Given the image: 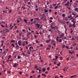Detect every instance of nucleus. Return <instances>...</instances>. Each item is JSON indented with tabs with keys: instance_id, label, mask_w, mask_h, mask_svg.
<instances>
[{
	"instance_id": "nucleus-1",
	"label": "nucleus",
	"mask_w": 78,
	"mask_h": 78,
	"mask_svg": "<svg viewBox=\"0 0 78 78\" xmlns=\"http://www.w3.org/2000/svg\"><path fill=\"white\" fill-rule=\"evenodd\" d=\"M75 23H76L75 21V23H73V24H70L69 21H67V22H66V24H69V27H73L75 26Z\"/></svg>"
},
{
	"instance_id": "nucleus-2",
	"label": "nucleus",
	"mask_w": 78,
	"mask_h": 78,
	"mask_svg": "<svg viewBox=\"0 0 78 78\" xmlns=\"http://www.w3.org/2000/svg\"><path fill=\"white\" fill-rule=\"evenodd\" d=\"M5 9H8V13H10L12 12V10H9V9L7 7H6Z\"/></svg>"
},
{
	"instance_id": "nucleus-3",
	"label": "nucleus",
	"mask_w": 78,
	"mask_h": 78,
	"mask_svg": "<svg viewBox=\"0 0 78 78\" xmlns=\"http://www.w3.org/2000/svg\"><path fill=\"white\" fill-rule=\"evenodd\" d=\"M34 25H35V26H36L37 27L36 29H38V28H39L40 25L39 24H34Z\"/></svg>"
},
{
	"instance_id": "nucleus-4",
	"label": "nucleus",
	"mask_w": 78,
	"mask_h": 78,
	"mask_svg": "<svg viewBox=\"0 0 78 78\" xmlns=\"http://www.w3.org/2000/svg\"><path fill=\"white\" fill-rule=\"evenodd\" d=\"M68 52H69V53L71 54L72 55V54L73 53V52H74V51L72 50H69L68 51Z\"/></svg>"
},
{
	"instance_id": "nucleus-5",
	"label": "nucleus",
	"mask_w": 78,
	"mask_h": 78,
	"mask_svg": "<svg viewBox=\"0 0 78 78\" xmlns=\"http://www.w3.org/2000/svg\"><path fill=\"white\" fill-rule=\"evenodd\" d=\"M18 65V64L17 63H15L14 65L13 66V67H16Z\"/></svg>"
},
{
	"instance_id": "nucleus-6",
	"label": "nucleus",
	"mask_w": 78,
	"mask_h": 78,
	"mask_svg": "<svg viewBox=\"0 0 78 78\" xmlns=\"http://www.w3.org/2000/svg\"><path fill=\"white\" fill-rule=\"evenodd\" d=\"M51 41V39H49L48 40H46L45 42H46V43H48Z\"/></svg>"
},
{
	"instance_id": "nucleus-7",
	"label": "nucleus",
	"mask_w": 78,
	"mask_h": 78,
	"mask_svg": "<svg viewBox=\"0 0 78 78\" xmlns=\"http://www.w3.org/2000/svg\"><path fill=\"white\" fill-rule=\"evenodd\" d=\"M69 2H67V3L65 4L64 5L65 6H69Z\"/></svg>"
},
{
	"instance_id": "nucleus-8",
	"label": "nucleus",
	"mask_w": 78,
	"mask_h": 78,
	"mask_svg": "<svg viewBox=\"0 0 78 78\" xmlns=\"http://www.w3.org/2000/svg\"><path fill=\"white\" fill-rule=\"evenodd\" d=\"M21 41H18V44H19V45L20 46H21Z\"/></svg>"
},
{
	"instance_id": "nucleus-9",
	"label": "nucleus",
	"mask_w": 78,
	"mask_h": 78,
	"mask_svg": "<svg viewBox=\"0 0 78 78\" xmlns=\"http://www.w3.org/2000/svg\"><path fill=\"white\" fill-rule=\"evenodd\" d=\"M64 36V34L63 33L62 34H61V35H60V37H63Z\"/></svg>"
},
{
	"instance_id": "nucleus-10",
	"label": "nucleus",
	"mask_w": 78,
	"mask_h": 78,
	"mask_svg": "<svg viewBox=\"0 0 78 78\" xmlns=\"http://www.w3.org/2000/svg\"><path fill=\"white\" fill-rule=\"evenodd\" d=\"M28 21V20H26V19H24V20H23V21L26 24H27V21Z\"/></svg>"
},
{
	"instance_id": "nucleus-11",
	"label": "nucleus",
	"mask_w": 78,
	"mask_h": 78,
	"mask_svg": "<svg viewBox=\"0 0 78 78\" xmlns=\"http://www.w3.org/2000/svg\"><path fill=\"white\" fill-rule=\"evenodd\" d=\"M75 11L76 12H77V13H78V8H75Z\"/></svg>"
},
{
	"instance_id": "nucleus-12",
	"label": "nucleus",
	"mask_w": 78,
	"mask_h": 78,
	"mask_svg": "<svg viewBox=\"0 0 78 78\" xmlns=\"http://www.w3.org/2000/svg\"><path fill=\"white\" fill-rule=\"evenodd\" d=\"M76 75H75L72 76H70V78H74L75 77H76Z\"/></svg>"
},
{
	"instance_id": "nucleus-13",
	"label": "nucleus",
	"mask_w": 78,
	"mask_h": 78,
	"mask_svg": "<svg viewBox=\"0 0 78 78\" xmlns=\"http://www.w3.org/2000/svg\"><path fill=\"white\" fill-rule=\"evenodd\" d=\"M53 26H52V25H51V29H55V27H53Z\"/></svg>"
},
{
	"instance_id": "nucleus-14",
	"label": "nucleus",
	"mask_w": 78,
	"mask_h": 78,
	"mask_svg": "<svg viewBox=\"0 0 78 78\" xmlns=\"http://www.w3.org/2000/svg\"><path fill=\"white\" fill-rule=\"evenodd\" d=\"M59 5V4H58L55 7V8H54V9H56L58 8V5Z\"/></svg>"
},
{
	"instance_id": "nucleus-15",
	"label": "nucleus",
	"mask_w": 78,
	"mask_h": 78,
	"mask_svg": "<svg viewBox=\"0 0 78 78\" xmlns=\"http://www.w3.org/2000/svg\"><path fill=\"white\" fill-rule=\"evenodd\" d=\"M42 70L43 72H44L46 70V69H45V68H43L42 69Z\"/></svg>"
},
{
	"instance_id": "nucleus-16",
	"label": "nucleus",
	"mask_w": 78,
	"mask_h": 78,
	"mask_svg": "<svg viewBox=\"0 0 78 78\" xmlns=\"http://www.w3.org/2000/svg\"><path fill=\"white\" fill-rule=\"evenodd\" d=\"M58 41L59 42H62V39H58Z\"/></svg>"
},
{
	"instance_id": "nucleus-17",
	"label": "nucleus",
	"mask_w": 78,
	"mask_h": 78,
	"mask_svg": "<svg viewBox=\"0 0 78 78\" xmlns=\"http://www.w3.org/2000/svg\"><path fill=\"white\" fill-rule=\"evenodd\" d=\"M51 26H54V22H52V23H51Z\"/></svg>"
},
{
	"instance_id": "nucleus-18",
	"label": "nucleus",
	"mask_w": 78,
	"mask_h": 78,
	"mask_svg": "<svg viewBox=\"0 0 78 78\" xmlns=\"http://www.w3.org/2000/svg\"><path fill=\"white\" fill-rule=\"evenodd\" d=\"M53 43H54V41H53V40H51V44H53Z\"/></svg>"
},
{
	"instance_id": "nucleus-19",
	"label": "nucleus",
	"mask_w": 78,
	"mask_h": 78,
	"mask_svg": "<svg viewBox=\"0 0 78 78\" xmlns=\"http://www.w3.org/2000/svg\"><path fill=\"white\" fill-rule=\"evenodd\" d=\"M34 20H39V18H34Z\"/></svg>"
},
{
	"instance_id": "nucleus-20",
	"label": "nucleus",
	"mask_w": 78,
	"mask_h": 78,
	"mask_svg": "<svg viewBox=\"0 0 78 78\" xmlns=\"http://www.w3.org/2000/svg\"><path fill=\"white\" fill-rule=\"evenodd\" d=\"M28 1H29V0H24V2L25 3H26V2H28Z\"/></svg>"
},
{
	"instance_id": "nucleus-21",
	"label": "nucleus",
	"mask_w": 78,
	"mask_h": 78,
	"mask_svg": "<svg viewBox=\"0 0 78 78\" xmlns=\"http://www.w3.org/2000/svg\"><path fill=\"white\" fill-rule=\"evenodd\" d=\"M5 28V30L7 31H6V32H9V30H8V29L7 28Z\"/></svg>"
},
{
	"instance_id": "nucleus-22",
	"label": "nucleus",
	"mask_w": 78,
	"mask_h": 78,
	"mask_svg": "<svg viewBox=\"0 0 78 78\" xmlns=\"http://www.w3.org/2000/svg\"><path fill=\"white\" fill-rule=\"evenodd\" d=\"M62 16H63V18H64L65 17V14H63V15H62Z\"/></svg>"
},
{
	"instance_id": "nucleus-23",
	"label": "nucleus",
	"mask_w": 78,
	"mask_h": 78,
	"mask_svg": "<svg viewBox=\"0 0 78 78\" xmlns=\"http://www.w3.org/2000/svg\"><path fill=\"white\" fill-rule=\"evenodd\" d=\"M71 37V36H68V38H71L72 37Z\"/></svg>"
},
{
	"instance_id": "nucleus-24",
	"label": "nucleus",
	"mask_w": 78,
	"mask_h": 78,
	"mask_svg": "<svg viewBox=\"0 0 78 78\" xmlns=\"http://www.w3.org/2000/svg\"><path fill=\"white\" fill-rule=\"evenodd\" d=\"M39 43V41H38L37 40H36V43L37 44Z\"/></svg>"
},
{
	"instance_id": "nucleus-25",
	"label": "nucleus",
	"mask_w": 78,
	"mask_h": 78,
	"mask_svg": "<svg viewBox=\"0 0 78 78\" xmlns=\"http://www.w3.org/2000/svg\"><path fill=\"white\" fill-rule=\"evenodd\" d=\"M60 59L61 60H63V57H60Z\"/></svg>"
},
{
	"instance_id": "nucleus-26",
	"label": "nucleus",
	"mask_w": 78,
	"mask_h": 78,
	"mask_svg": "<svg viewBox=\"0 0 78 78\" xmlns=\"http://www.w3.org/2000/svg\"><path fill=\"white\" fill-rule=\"evenodd\" d=\"M76 43H73V46H74L75 45H76Z\"/></svg>"
},
{
	"instance_id": "nucleus-27",
	"label": "nucleus",
	"mask_w": 78,
	"mask_h": 78,
	"mask_svg": "<svg viewBox=\"0 0 78 78\" xmlns=\"http://www.w3.org/2000/svg\"><path fill=\"white\" fill-rule=\"evenodd\" d=\"M11 45L12 46H13V47H15V46L14 45V44H11Z\"/></svg>"
},
{
	"instance_id": "nucleus-28",
	"label": "nucleus",
	"mask_w": 78,
	"mask_h": 78,
	"mask_svg": "<svg viewBox=\"0 0 78 78\" xmlns=\"http://www.w3.org/2000/svg\"><path fill=\"white\" fill-rule=\"evenodd\" d=\"M56 37V39H58L59 38H61L62 37Z\"/></svg>"
},
{
	"instance_id": "nucleus-29",
	"label": "nucleus",
	"mask_w": 78,
	"mask_h": 78,
	"mask_svg": "<svg viewBox=\"0 0 78 78\" xmlns=\"http://www.w3.org/2000/svg\"><path fill=\"white\" fill-rule=\"evenodd\" d=\"M15 42V40H12L11 41V42L12 43H13Z\"/></svg>"
},
{
	"instance_id": "nucleus-30",
	"label": "nucleus",
	"mask_w": 78,
	"mask_h": 78,
	"mask_svg": "<svg viewBox=\"0 0 78 78\" xmlns=\"http://www.w3.org/2000/svg\"><path fill=\"white\" fill-rule=\"evenodd\" d=\"M44 12H48V10H47L46 9H45V10H44Z\"/></svg>"
},
{
	"instance_id": "nucleus-31",
	"label": "nucleus",
	"mask_w": 78,
	"mask_h": 78,
	"mask_svg": "<svg viewBox=\"0 0 78 78\" xmlns=\"http://www.w3.org/2000/svg\"><path fill=\"white\" fill-rule=\"evenodd\" d=\"M71 40H73V41H75V39L74 38V37H73V38L71 39Z\"/></svg>"
},
{
	"instance_id": "nucleus-32",
	"label": "nucleus",
	"mask_w": 78,
	"mask_h": 78,
	"mask_svg": "<svg viewBox=\"0 0 78 78\" xmlns=\"http://www.w3.org/2000/svg\"><path fill=\"white\" fill-rule=\"evenodd\" d=\"M49 23H51L52 22H52V21L51 20H49Z\"/></svg>"
},
{
	"instance_id": "nucleus-33",
	"label": "nucleus",
	"mask_w": 78,
	"mask_h": 78,
	"mask_svg": "<svg viewBox=\"0 0 78 78\" xmlns=\"http://www.w3.org/2000/svg\"><path fill=\"white\" fill-rule=\"evenodd\" d=\"M67 2V0H64L63 2L64 3H66V2Z\"/></svg>"
},
{
	"instance_id": "nucleus-34",
	"label": "nucleus",
	"mask_w": 78,
	"mask_h": 78,
	"mask_svg": "<svg viewBox=\"0 0 78 78\" xmlns=\"http://www.w3.org/2000/svg\"><path fill=\"white\" fill-rule=\"evenodd\" d=\"M33 21H34V19H30V21L31 22H32Z\"/></svg>"
},
{
	"instance_id": "nucleus-35",
	"label": "nucleus",
	"mask_w": 78,
	"mask_h": 78,
	"mask_svg": "<svg viewBox=\"0 0 78 78\" xmlns=\"http://www.w3.org/2000/svg\"><path fill=\"white\" fill-rule=\"evenodd\" d=\"M1 27H2V28H4V27H5V26H3V25H2V24L1 25Z\"/></svg>"
},
{
	"instance_id": "nucleus-36",
	"label": "nucleus",
	"mask_w": 78,
	"mask_h": 78,
	"mask_svg": "<svg viewBox=\"0 0 78 78\" xmlns=\"http://www.w3.org/2000/svg\"><path fill=\"white\" fill-rule=\"evenodd\" d=\"M20 58H21V57L20 56H17V58H18V59H20Z\"/></svg>"
},
{
	"instance_id": "nucleus-37",
	"label": "nucleus",
	"mask_w": 78,
	"mask_h": 78,
	"mask_svg": "<svg viewBox=\"0 0 78 78\" xmlns=\"http://www.w3.org/2000/svg\"><path fill=\"white\" fill-rule=\"evenodd\" d=\"M60 63L59 62L57 64V66H60Z\"/></svg>"
},
{
	"instance_id": "nucleus-38",
	"label": "nucleus",
	"mask_w": 78,
	"mask_h": 78,
	"mask_svg": "<svg viewBox=\"0 0 78 78\" xmlns=\"http://www.w3.org/2000/svg\"><path fill=\"white\" fill-rule=\"evenodd\" d=\"M30 34H31V33L30 32H28V33H27V35H30Z\"/></svg>"
},
{
	"instance_id": "nucleus-39",
	"label": "nucleus",
	"mask_w": 78,
	"mask_h": 78,
	"mask_svg": "<svg viewBox=\"0 0 78 78\" xmlns=\"http://www.w3.org/2000/svg\"><path fill=\"white\" fill-rule=\"evenodd\" d=\"M16 47L19 48V45H16Z\"/></svg>"
},
{
	"instance_id": "nucleus-40",
	"label": "nucleus",
	"mask_w": 78,
	"mask_h": 78,
	"mask_svg": "<svg viewBox=\"0 0 78 78\" xmlns=\"http://www.w3.org/2000/svg\"><path fill=\"white\" fill-rule=\"evenodd\" d=\"M40 46L41 47H43V44H40Z\"/></svg>"
},
{
	"instance_id": "nucleus-41",
	"label": "nucleus",
	"mask_w": 78,
	"mask_h": 78,
	"mask_svg": "<svg viewBox=\"0 0 78 78\" xmlns=\"http://www.w3.org/2000/svg\"><path fill=\"white\" fill-rule=\"evenodd\" d=\"M38 71H39V72H38V73H41V70H38Z\"/></svg>"
},
{
	"instance_id": "nucleus-42",
	"label": "nucleus",
	"mask_w": 78,
	"mask_h": 78,
	"mask_svg": "<svg viewBox=\"0 0 78 78\" xmlns=\"http://www.w3.org/2000/svg\"><path fill=\"white\" fill-rule=\"evenodd\" d=\"M37 66L35 65L34 66V69H37Z\"/></svg>"
},
{
	"instance_id": "nucleus-43",
	"label": "nucleus",
	"mask_w": 78,
	"mask_h": 78,
	"mask_svg": "<svg viewBox=\"0 0 78 78\" xmlns=\"http://www.w3.org/2000/svg\"><path fill=\"white\" fill-rule=\"evenodd\" d=\"M66 48H67L68 49H69L68 46H67L66 47Z\"/></svg>"
},
{
	"instance_id": "nucleus-44",
	"label": "nucleus",
	"mask_w": 78,
	"mask_h": 78,
	"mask_svg": "<svg viewBox=\"0 0 78 78\" xmlns=\"http://www.w3.org/2000/svg\"><path fill=\"white\" fill-rule=\"evenodd\" d=\"M22 55H23V56L26 57V56L25 55V54L24 53H22Z\"/></svg>"
},
{
	"instance_id": "nucleus-45",
	"label": "nucleus",
	"mask_w": 78,
	"mask_h": 78,
	"mask_svg": "<svg viewBox=\"0 0 78 78\" xmlns=\"http://www.w3.org/2000/svg\"><path fill=\"white\" fill-rule=\"evenodd\" d=\"M55 58H56V59H58V57L57 56H55Z\"/></svg>"
},
{
	"instance_id": "nucleus-46",
	"label": "nucleus",
	"mask_w": 78,
	"mask_h": 78,
	"mask_svg": "<svg viewBox=\"0 0 78 78\" xmlns=\"http://www.w3.org/2000/svg\"><path fill=\"white\" fill-rule=\"evenodd\" d=\"M33 48L32 47H29V49H33Z\"/></svg>"
},
{
	"instance_id": "nucleus-47",
	"label": "nucleus",
	"mask_w": 78,
	"mask_h": 78,
	"mask_svg": "<svg viewBox=\"0 0 78 78\" xmlns=\"http://www.w3.org/2000/svg\"><path fill=\"white\" fill-rule=\"evenodd\" d=\"M19 74L20 75L22 74V72L21 71H20Z\"/></svg>"
},
{
	"instance_id": "nucleus-48",
	"label": "nucleus",
	"mask_w": 78,
	"mask_h": 78,
	"mask_svg": "<svg viewBox=\"0 0 78 78\" xmlns=\"http://www.w3.org/2000/svg\"><path fill=\"white\" fill-rule=\"evenodd\" d=\"M56 45V44H55V43H53V46L54 47H55V45Z\"/></svg>"
},
{
	"instance_id": "nucleus-49",
	"label": "nucleus",
	"mask_w": 78,
	"mask_h": 78,
	"mask_svg": "<svg viewBox=\"0 0 78 78\" xmlns=\"http://www.w3.org/2000/svg\"><path fill=\"white\" fill-rule=\"evenodd\" d=\"M50 19L51 20H53V18H52V17H50Z\"/></svg>"
},
{
	"instance_id": "nucleus-50",
	"label": "nucleus",
	"mask_w": 78,
	"mask_h": 78,
	"mask_svg": "<svg viewBox=\"0 0 78 78\" xmlns=\"http://www.w3.org/2000/svg\"><path fill=\"white\" fill-rule=\"evenodd\" d=\"M72 18V15H71L69 17V18Z\"/></svg>"
},
{
	"instance_id": "nucleus-51",
	"label": "nucleus",
	"mask_w": 78,
	"mask_h": 78,
	"mask_svg": "<svg viewBox=\"0 0 78 78\" xmlns=\"http://www.w3.org/2000/svg\"><path fill=\"white\" fill-rule=\"evenodd\" d=\"M32 73H34L35 72L34 71H32Z\"/></svg>"
},
{
	"instance_id": "nucleus-52",
	"label": "nucleus",
	"mask_w": 78,
	"mask_h": 78,
	"mask_svg": "<svg viewBox=\"0 0 78 78\" xmlns=\"http://www.w3.org/2000/svg\"><path fill=\"white\" fill-rule=\"evenodd\" d=\"M48 47L51 48V46L49 45H48Z\"/></svg>"
},
{
	"instance_id": "nucleus-53",
	"label": "nucleus",
	"mask_w": 78,
	"mask_h": 78,
	"mask_svg": "<svg viewBox=\"0 0 78 78\" xmlns=\"http://www.w3.org/2000/svg\"><path fill=\"white\" fill-rule=\"evenodd\" d=\"M50 37V35H48V39H49L50 38L49 37Z\"/></svg>"
},
{
	"instance_id": "nucleus-54",
	"label": "nucleus",
	"mask_w": 78,
	"mask_h": 78,
	"mask_svg": "<svg viewBox=\"0 0 78 78\" xmlns=\"http://www.w3.org/2000/svg\"><path fill=\"white\" fill-rule=\"evenodd\" d=\"M35 7H36V8H38V6H37V5H36Z\"/></svg>"
},
{
	"instance_id": "nucleus-55",
	"label": "nucleus",
	"mask_w": 78,
	"mask_h": 78,
	"mask_svg": "<svg viewBox=\"0 0 78 78\" xmlns=\"http://www.w3.org/2000/svg\"><path fill=\"white\" fill-rule=\"evenodd\" d=\"M50 48H47L46 49L47 50H50Z\"/></svg>"
},
{
	"instance_id": "nucleus-56",
	"label": "nucleus",
	"mask_w": 78,
	"mask_h": 78,
	"mask_svg": "<svg viewBox=\"0 0 78 78\" xmlns=\"http://www.w3.org/2000/svg\"><path fill=\"white\" fill-rule=\"evenodd\" d=\"M32 22V23H34V24H35V23H36V21H34L33 22Z\"/></svg>"
},
{
	"instance_id": "nucleus-57",
	"label": "nucleus",
	"mask_w": 78,
	"mask_h": 78,
	"mask_svg": "<svg viewBox=\"0 0 78 78\" xmlns=\"http://www.w3.org/2000/svg\"><path fill=\"white\" fill-rule=\"evenodd\" d=\"M72 15H73V16H75V14L73 12V13H72Z\"/></svg>"
},
{
	"instance_id": "nucleus-58",
	"label": "nucleus",
	"mask_w": 78,
	"mask_h": 78,
	"mask_svg": "<svg viewBox=\"0 0 78 78\" xmlns=\"http://www.w3.org/2000/svg\"><path fill=\"white\" fill-rule=\"evenodd\" d=\"M74 20H75V19H73V20H72L71 21V22H74Z\"/></svg>"
},
{
	"instance_id": "nucleus-59",
	"label": "nucleus",
	"mask_w": 78,
	"mask_h": 78,
	"mask_svg": "<svg viewBox=\"0 0 78 78\" xmlns=\"http://www.w3.org/2000/svg\"><path fill=\"white\" fill-rule=\"evenodd\" d=\"M8 58H11V55H9L8 56Z\"/></svg>"
},
{
	"instance_id": "nucleus-60",
	"label": "nucleus",
	"mask_w": 78,
	"mask_h": 78,
	"mask_svg": "<svg viewBox=\"0 0 78 78\" xmlns=\"http://www.w3.org/2000/svg\"><path fill=\"white\" fill-rule=\"evenodd\" d=\"M47 70H49V67L47 68Z\"/></svg>"
},
{
	"instance_id": "nucleus-61",
	"label": "nucleus",
	"mask_w": 78,
	"mask_h": 78,
	"mask_svg": "<svg viewBox=\"0 0 78 78\" xmlns=\"http://www.w3.org/2000/svg\"><path fill=\"white\" fill-rule=\"evenodd\" d=\"M23 31L24 32V33H25V30L24 29L23 30Z\"/></svg>"
},
{
	"instance_id": "nucleus-62",
	"label": "nucleus",
	"mask_w": 78,
	"mask_h": 78,
	"mask_svg": "<svg viewBox=\"0 0 78 78\" xmlns=\"http://www.w3.org/2000/svg\"><path fill=\"white\" fill-rule=\"evenodd\" d=\"M25 44L23 43V46H25Z\"/></svg>"
},
{
	"instance_id": "nucleus-63",
	"label": "nucleus",
	"mask_w": 78,
	"mask_h": 78,
	"mask_svg": "<svg viewBox=\"0 0 78 78\" xmlns=\"http://www.w3.org/2000/svg\"><path fill=\"white\" fill-rule=\"evenodd\" d=\"M31 46V45H30V44H29L28 45V47H30Z\"/></svg>"
},
{
	"instance_id": "nucleus-64",
	"label": "nucleus",
	"mask_w": 78,
	"mask_h": 78,
	"mask_svg": "<svg viewBox=\"0 0 78 78\" xmlns=\"http://www.w3.org/2000/svg\"><path fill=\"white\" fill-rule=\"evenodd\" d=\"M55 78H58V76H55Z\"/></svg>"
}]
</instances>
